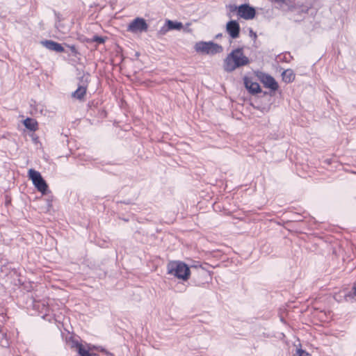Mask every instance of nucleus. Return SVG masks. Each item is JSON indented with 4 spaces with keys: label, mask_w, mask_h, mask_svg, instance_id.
Here are the masks:
<instances>
[{
    "label": "nucleus",
    "mask_w": 356,
    "mask_h": 356,
    "mask_svg": "<svg viewBox=\"0 0 356 356\" xmlns=\"http://www.w3.org/2000/svg\"><path fill=\"white\" fill-rule=\"evenodd\" d=\"M74 346L76 348L80 356H99L97 354L89 353V351L79 342H75Z\"/></svg>",
    "instance_id": "11"
},
{
    "label": "nucleus",
    "mask_w": 356,
    "mask_h": 356,
    "mask_svg": "<svg viewBox=\"0 0 356 356\" xmlns=\"http://www.w3.org/2000/svg\"><path fill=\"white\" fill-rule=\"evenodd\" d=\"M296 356H312L309 353L302 349H298L296 350Z\"/></svg>",
    "instance_id": "17"
},
{
    "label": "nucleus",
    "mask_w": 356,
    "mask_h": 356,
    "mask_svg": "<svg viewBox=\"0 0 356 356\" xmlns=\"http://www.w3.org/2000/svg\"><path fill=\"white\" fill-rule=\"evenodd\" d=\"M250 63L249 58L244 55L243 49L237 48L229 54L224 60V70L232 72L236 69L245 66Z\"/></svg>",
    "instance_id": "1"
},
{
    "label": "nucleus",
    "mask_w": 356,
    "mask_h": 356,
    "mask_svg": "<svg viewBox=\"0 0 356 356\" xmlns=\"http://www.w3.org/2000/svg\"><path fill=\"white\" fill-rule=\"evenodd\" d=\"M277 1H279V2H282L284 1V0H276Z\"/></svg>",
    "instance_id": "22"
},
{
    "label": "nucleus",
    "mask_w": 356,
    "mask_h": 356,
    "mask_svg": "<svg viewBox=\"0 0 356 356\" xmlns=\"http://www.w3.org/2000/svg\"><path fill=\"white\" fill-rule=\"evenodd\" d=\"M352 291L353 294L356 296V283L353 285L352 288Z\"/></svg>",
    "instance_id": "19"
},
{
    "label": "nucleus",
    "mask_w": 356,
    "mask_h": 356,
    "mask_svg": "<svg viewBox=\"0 0 356 356\" xmlns=\"http://www.w3.org/2000/svg\"><path fill=\"white\" fill-rule=\"evenodd\" d=\"M226 31L232 38H237L240 33L239 24L235 20L228 22L226 25Z\"/></svg>",
    "instance_id": "8"
},
{
    "label": "nucleus",
    "mask_w": 356,
    "mask_h": 356,
    "mask_svg": "<svg viewBox=\"0 0 356 356\" xmlns=\"http://www.w3.org/2000/svg\"><path fill=\"white\" fill-rule=\"evenodd\" d=\"M108 356H114L113 353H106Z\"/></svg>",
    "instance_id": "21"
},
{
    "label": "nucleus",
    "mask_w": 356,
    "mask_h": 356,
    "mask_svg": "<svg viewBox=\"0 0 356 356\" xmlns=\"http://www.w3.org/2000/svg\"><path fill=\"white\" fill-rule=\"evenodd\" d=\"M92 41L95 42L98 44H102L105 42V39L103 37L95 35V36H93Z\"/></svg>",
    "instance_id": "16"
},
{
    "label": "nucleus",
    "mask_w": 356,
    "mask_h": 356,
    "mask_svg": "<svg viewBox=\"0 0 356 356\" xmlns=\"http://www.w3.org/2000/svg\"><path fill=\"white\" fill-rule=\"evenodd\" d=\"M166 24L169 26L170 30H179L183 27V24L181 22H173L169 19L166 21Z\"/></svg>",
    "instance_id": "15"
},
{
    "label": "nucleus",
    "mask_w": 356,
    "mask_h": 356,
    "mask_svg": "<svg viewBox=\"0 0 356 356\" xmlns=\"http://www.w3.org/2000/svg\"><path fill=\"white\" fill-rule=\"evenodd\" d=\"M168 31H170L169 26L166 24L161 28L159 31V33L161 35H165Z\"/></svg>",
    "instance_id": "18"
},
{
    "label": "nucleus",
    "mask_w": 356,
    "mask_h": 356,
    "mask_svg": "<svg viewBox=\"0 0 356 356\" xmlns=\"http://www.w3.org/2000/svg\"><path fill=\"white\" fill-rule=\"evenodd\" d=\"M195 49L197 52L211 55H214L222 51V47L213 42H197L195 45Z\"/></svg>",
    "instance_id": "3"
},
{
    "label": "nucleus",
    "mask_w": 356,
    "mask_h": 356,
    "mask_svg": "<svg viewBox=\"0 0 356 356\" xmlns=\"http://www.w3.org/2000/svg\"><path fill=\"white\" fill-rule=\"evenodd\" d=\"M244 83L245 88L251 94L255 95L261 92L259 84L257 82H253L251 79L245 78Z\"/></svg>",
    "instance_id": "9"
},
{
    "label": "nucleus",
    "mask_w": 356,
    "mask_h": 356,
    "mask_svg": "<svg viewBox=\"0 0 356 356\" xmlns=\"http://www.w3.org/2000/svg\"><path fill=\"white\" fill-rule=\"evenodd\" d=\"M282 79L286 83H290L293 81L295 75L293 74V72L291 69H288L284 70L282 74Z\"/></svg>",
    "instance_id": "13"
},
{
    "label": "nucleus",
    "mask_w": 356,
    "mask_h": 356,
    "mask_svg": "<svg viewBox=\"0 0 356 356\" xmlns=\"http://www.w3.org/2000/svg\"><path fill=\"white\" fill-rule=\"evenodd\" d=\"M42 44L48 49L54 51L56 52H63L64 48L63 46L53 40H45L42 42Z\"/></svg>",
    "instance_id": "10"
},
{
    "label": "nucleus",
    "mask_w": 356,
    "mask_h": 356,
    "mask_svg": "<svg viewBox=\"0 0 356 356\" xmlns=\"http://www.w3.org/2000/svg\"><path fill=\"white\" fill-rule=\"evenodd\" d=\"M86 93V88L84 86H79L78 88L72 93V97L77 99H82Z\"/></svg>",
    "instance_id": "14"
},
{
    "label": "nucleus",
    "mask_w": 356,
    "mask_h": 356,
    "mask_svg": "<svg viewBox=\"0 0 356 356\" xmlns=\"http://www.w3.org/2000/svg\"><path fill=\"white\" fill-rule=\"evenodd\" d=\"M29 177L31 179L33 185L38 189V191L44 194L47 190L48 186L46 181L44 180L40 173L33 169L29 170Z\"/></svg>",
    "instance_id": "4"
},
{
    "label": "nucleus",
    "mask_w": 356,
    "mask_h": 356,
    "mask_svg": "<svg viewBox=\"0 0 356 356\" xmlns=\"http://www.w3.org/2000/svg\"><path fill=\"white\" fill-rule=\"evenodd\" d=\"M147 29L148 24L146 21L143 18L137 17L129 24L127 31L133 33H138L145 32Z\"/></svg>",
    "instance_id": "5"
},
{
    "label": "nucleus",
    "mask_w": 356,
    "mask_h": 356,
    "mask_svg": "<svg viewBox=\"0 0 356 356\" xmlns=\"http://www.w3.org/2000/svg\"><path fill=\"white\" fill-rule=\"evenodd\" d=\"M167 272L168 274L183 281H187L191 275L188 265L180 261H170L167 265Z\"/></svg>",
    "instance_id": "2"
},
{
    "label": "nucleus",
    "mask_w": 356,
    "mask_h": 356,
    "mask_svg": "<svg viewBox=\"0 0 356 356\" xmlns=\"http://www.w3.org/2000/svg\"><path fill=\"white\" fill-rule=\"evenodd\" d=\"M24 125L25 127L31 131H35L38 129V122L36 120L32 118H26L24 121Z\"/></svg>",
    "instance_id": "12"
},
{
    "label": "nucleus",
    "mask_w": 356,
    "mask_h": 356,
    "mask_svg": "<svg viewBox=\"0 0 356 356\" xmlns=\"http://www.w3.org/2000/svg\"><path fill=\"white\" fill-rule=\"evenodd\" d=\"M258 77L266 88H270L273 91L277 90L278 84L270 75L261 72L258 74Z\"/></svg>",
    "instance_id": "6"
},
{
    "label": "nucleus",
    "mask_w": 356,
    "mask_h": 356,
    "mask_svg": "<svg viewBox=\"0 0 356 356\" xmlns=\"http://www.w3.org/2000/svg\"><path fill=\"white\" fill-rule=\"evenodd\" d=\"M71 50H72V52H76V48H75V47H74V46H72V47H71Z\"/></svg>",
    "instance_id": "20"
},
{
    "label": "nucleus",
    "mask_w": 356,
    "mask_h": 356,
    "mask_svg": "<svg viewBox=\"0 0 356 356\" xmlns=\"http://www.w3.org/2000/svg\"><path fill=\"white\" fill-rule=\"evenodd\" d=\"M237 14L245 19H252L255 16V10L247 4H243L238 8Z\"/></svg>",
    "instance_id": "7"
}]
</instances>
